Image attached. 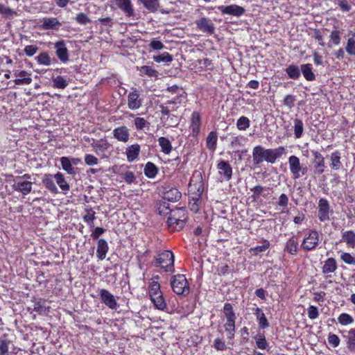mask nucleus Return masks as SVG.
Listing matches in <instances>:
<instances>
[{"instance_id": "1", "label": "nucleus", "mask_w": 355, "mask_h": 355, "mask_svg": "<svg viewBox=\"0 0 355 355\" xmlns=\"http://www.w3.org/2000/svg\"><path fill=\"white\" fill-rule=\"evenodd\" d=\"M286 153V149L284 146H279L276 148H265L259 145L254 147L252 150L253 163L255 165H259L266 161L270 164H275Z\"/></svg>"}, {"instance_id": "2", "label": "nucleus", "mask_w": 355, "mask_h": 355, "mask_svg": "<svg viewBox=\"0 0 355 355\" xmlns=\"http://www.w3.org/2000/svg\"><path fill=\"white\" fill-rule=\"evenodd\" d=\"M155 266L160 267L165 272H173L174 268V255L169 250H164L158 254L155 257Z\"/></svg>"}, {"instance_id": "3", "label": "nucleus", "mask_w": 355, "mask_h": 355, "mask_svg": "<svg viewBox=\"0 0 355 355\" xmlns=\"http://www.w3.org/2000/svg\"><path fill=\"white\" fill-rule=\"evenodd\" d=\"M171 286L178 295H187L189 293V285L184 275L178 274L171 277Z\"/></svg>"}, {"instance_id": "4", "label": "nucleus", "mask_w": 355, "mask_h": 355, "mask_svg": "<svg viewBox=\"0 0 355 355\" xmlns=\"http://www.w3.org/2000/svg\"><path fill=\"white\" fill-rule=\"evenodd\" d=\"M289 169L293 179L297 180L306 175L308 167L300 163V158L295 155H291L288 159Z\"/></svg>"}, {"instance_id": "5", "label": "nucleus", "mask_w": 355, "mask_h": 355, "mask_svg": "<svg viewBox=\"0 0 355 355\" xmlns=\"http://www.w3.org/2000/svg\"><path fill=\"white\" fill-rule=\"evenodd\" d=\"M320 242V235L316 230H310L304 237L301 247L305 251H311L316 248Z\"/></svg>"}, {"instance_id": "6", "label": "nucleus", "mask_w": 355, "mask_h": 355, "mask_svg": "<svg viewBox=\"0 0 355 355\" xmlns=\"http://www.w3.org/2000/svg\"><path fill=\"white\" fill-rule=\"evenodd\" d=\"M195 23L197 28L203 33L213 35L215 33V25L209 18L201 17Z\"/></svg>"}, {"instance_id": "7", "label": "nucleus", "mask_w": 355, "mask_h": 355, "mask_svg": "<svg viewBox=\"0 0 355 355\" xmlns=\"http://www.w3.org/2000/svg\"><path fill=\"white\" fill-rule=\"evenodd\" d=\"M33 182L31 180H23L21 178H13V184L12 185L15 191L21 193L26 196L32 191Z\"/></svg>"}, {"instance_id": "8", "label": "nucleus", "mask_w": 355, "mask_h": 355, "mask_svg": "<svg viewBox=\"0 0 355 355\" xmlns=\"http://www.w3.org/2000/svg\"><path fill=\"white\" fill-rule=\"evenodd\" d=\"M332 213L328 200L325 198H320L318 202V217L321 222L329 220V215Z\"/></svg>"}, {"instance_id": "9", "label": "nucleus", "mask_w": 355, "mask_h": 355, "mask_svg": "<svg viewBox=\"0 0 355 355\" xmlns=\"http://www.w3.org/2000/svg\"><path fill=\"white\" fill-rule=\"evenodd\" d=\"M99 296L101 302L108 308L112 310H116L118 307L117 302L114 296L106 289H101L99 291Z\"/></svg>"}, {"instance_id": "10", "label": "nucleus", "mask_w": 355, "mask_h": 355, "mask_svg": "<svg viewBox=\"0 0 355 355\" xmlns=\"http://www.w3.org/2000/svg\"><path fill=\"white\" fill-rule=\"evenodd\" d=\"M55 55L60 62L66 63L69 61V51L64 40H59L54 44Z\"/></svg>"}, {"instance_id": "11", "label": "nucleus", "mask_w": 355, "mask_h": 355, "mask_svg": "<svg viewBox=\"0 0 355 355\" xmlns=\"http://www.w3.org/2000/svg\"><path fill=\"white\" fill-rule=\"evenodd\" d=\"M216 168L218 170V173L223 180L229 181L231 180L232 176V168L230 163L227 161L219 160L217 163Z\"/></svg>"}, {"instance_id": "12", "label": "nucleus", "mask_w": 355, "mask_h": 355, "mask_svg": "<svg viewBox=\"0 0 355 355\" xmlns=\"http://www.w3.org/2000/svg\"><path fill=\"white\" fill-rule=\"evenodd\" d=\"M218 8L223 15H229L235 17H240L245 12V9L243 7L236 4L221 6Z\"/></svg>"}, {"instance_id": "13", "label": "nucleus", "mask_w": 355, "mask_h": 355, "mask_svg": "<svg viewBox=\"0 0 355 355\" xmlns=\"http://www.w3.org/2000/svg\"><path fill=\"white\" fill-rule=\"evenodd\" d=\"M114 2L127 17L133 16L134 8L131 0H114Z\"/></svg>"}, {"instance_id": "14", "label": "nucleus", "mask_w": 355, "mask_h": 355, "mask_svg": "<svg viewBox=\"0 0 355 355\" xmlns=\"http://www.w3.org/2000/svg\"><path fill=\"white\" fill-rule=\"evenodd\" d=\"M128 106L132 110H137L141 106V101L139 98V93L137 90H134L129 93Z\"/></svg>"}, {"instance_id": "15", "label": "nucleus", "mask_w": 355, "mask_h": 355, "mask_svg": "<svg viewBox=\"0 0 355 355\" xmlns=\"http://www.w3.org/2000/svg\"><path fill=\"white\" fill-rule=\"evenodd\" d=\"M41 28L43 30H59L61 23L56 17H44L42 19Z\"/></svg>"}, {"instance_id": "16", "label": "nucleus", "mask_w": 355, "mask_h": 355, "mask_svg": "<svg viewBox=\"0 0 355 355\" xmlns=\"http://www.w3.org/2000/svg\"><path fill=\"white\" fill-rule=\"evenodd\" d=\"M113 136L118 141L125 143L130 137L129 130L125 125L116 128L113 130Z\"/></svg>"}, {"instance_id": "17", "label": "nucleus", "mask_w": 355, "mask_h": 355, "mask_svg": "<svg viewBox=\"0 0 355 355\" xmlns=\"http://www.w3.org/2000/svg\"><path fill=\"white\" fill-rule=\"evenodd\" d=\"M14 74L18 78L14 80L15 85H30L32 83L31 74L26 71H15Z\"/></svg>"}, {"instance_id": "18", "label": "nucleus", "mask_w": 355, "mask_h": 355, "mask_svg": "<svg viewBox=\"0 0 355 355\" xmlns=\"http://www.w3.org/2000/svg\"><path fill=\"white\" fill-rule=\"evenodd\" d=\"M109 250V246L107 242L101 239L98 241L97 249H96V257L99 260H103L106 257V254Z\"/></svg>"}, {"instance_id": "19", "label": "nucleus", "mask_w": 355, "mask_h": 355, "mask_svg": "<svg viewBox=\"0 0 355 355\" xmlns=\"http://www.w3.org/2000/svg\"><path fill=\"white\" fill-rule=\"evenodd\" d=\"M140 150V146L137 144L128 146L125 150L128 161L129 162H132L136 160L139 157Z\"/></svg>"}, {"instance_id": "20", "label": "nucleus", "mask_w": 355, "mask_h": 355, "mask_svg": "<svg viewBox=\"0 0 355 355\" xmlns=\"http://www.w3.org/2000/svg\"><path fill=\"white\" fill-rule=\"evenodd\" d=\"M28 311L31 313L33 310L40 315L45 314L46 312V306L45 305V300L43 299H37L36 300L33 301L32 307L28 308Z\"/></svg>"}, {"instance_id": "21", "label": "nucleus", "mask_w": 355, "mask_h": 355, "mask_svg": "<svg viewBox=\"0 0 355 355\" xmlns=\"http://www.w3.org/2000/svg\"><path fill=\"white\" fill-rule=\"evenodd\" d=\"M181 193L176 188H170L164 192V199L170 202L178 201L181 198Z\"/></svg>"}, {"instance_id": "22", "label": "nucleus", "mask_w": 355, "mask_h": 355, "mask_svg": "<svg viewBox=\"0 0 355 355\" xmlns=\"http://www.w3.org/2000/svg\"><path fill=\"white\" fill-rule=\"evenodd\" d=\"M150 299L155 309L159 311H164L166 309V302L162 293V294L152 296Z\"/></svg>"}, {"instance_id": "23", "label": "nucleus", "mask_w": 355, "mask_h": 355, "mask_svg": "<svg viewBox=\"0 0 355 355\" xmlns=\"http://www.w3.org/2000/svg\"><path fill=\"white\" fill-rule=\"evenodd\" d=\"M54 175L51 174H46L42 180L44 187L53 193H58V190L53 182Z\"/></svg>"}, {"instance_id": "24", "label": "nucleus", "mask_w": 355, "mask_h": 355, "mask_svg": "<svg viewBox=\"0 0 355 355\" xmlns=\"http://www.w3.org/2000/svg\"><path fill=\"white\" fill-rule=\"evenodd\" d=\"M337 269V263L334 258H329L324 262L322 268L323 274L334 272Z\"/></svg>"}, {"instance_id": "25", "label": "nucleus", "mask_w": 355, "mask_h": 355, "mask_svg": "<svg viewBox=\"0 0 355 355\" xmlns=\"http://www.w3.org/2000/svg\"><path fill=\"white\" fill-rule=\"evenodd\" d=\"M254 311V314L259 322V327L261 329L268 328L269 327V323L261 309L257 307Z\"/></svg>"}, {"instance_id": "26", "label": "nucleus", "mask_w": 355, "mask_h": 355, "mask_svg": "<svg viewBox=\"0 0 355 355\" xmlns=\"http://www.w3.org/2000/svg\"><path fill=\"white\" fill-rule=\"evenodd\" d=\"M312 65L311 64H302L300 71L303 74L304 78L308 81H313L315 79V76L312 71Z\"/></svg>"}, {"instance_id": "27", "label": "nucleus", "mask_w": 355, "mask_h": 355, "mask_svg": "<svg viewBox=\"0 0 355 355\" xmlns=\"http://www.w3.org/2000/svg\"><path fill=\"white\" fill-rule=\"evenodd\" d=\"M248 140V138L243 135L232 136L230 146L232 149H238L243 146Z\"/></svg>"}, {"instance_id": "28", "label": "nucleus", "mask_w": 355, "mask_h": 355, "mask_svg": "<svg viewBox=\"0 0 355 355\" xmlns=\"http://www.w3.org/2000/svg\"><path fill=\"white\" fill-rule=\"evenodd\" d=\"M35 59L38 64L44 66H50L52 60H53L50 57L49 53L46 51L40 52Z\"/></svg>"}, {"instance_id": "29", "label": "nucleus", "mask_w": 355, "mask_h": 355, "mask_svg": "<svg viewBox=\"0 0 355 355\" xmlns=\"http://www.w3.org/2000/svg\"><path fill=\"white\" fill-rule=\"evenodd\" d=\"M54 179L56 181V183L61 189V190L64 192L68 191L70 189L69 184L67 182L64 178V175L60 172H58L54 175Z\"/></svg>"}, {"instance_id": "30", "label": "nucleus", "mask_w": 355, "mask_h": 355, "mask_svg": "<svg viewBox=\"0 0 355 355\" xmlns=\"http://www.w3.org/2000/svg\"><path fill=\"white\" fill-rule=\"evenodd\" d=\"M108 146L109 144L107 141L104 139H100L92 144V147L97 155L105 151L108 148Z\"/></svg>"}, {"instance_id": "31", "label": "nucleus", "mask_w": 355, "mask_h": 355, "mask_svg": "<svg viewBox=\"0 0 355 355\" xmlns=\"http://www.w3.org/2000/svg\"><path fill=\"white\" fill-rule=\"evenodd\" d=\"M191 128L193 133L198 134L200 130L201 119L200 114L198 112H193L191 114Z\"/></svg>"}, {"instance_id": "32", "label": "nucleus", "mask_w": 355, "mask_h": 355, "mask_svg": "<svg viewBox=\"0 0 355 355\" xmlns=\"http://www.w3.org/2000/svg\"><path fill=\"white\" fill-rule=\"evenodd\" d=\"M340 154L339 151L336 150L332 153L330 155L331 160V167L333 170H338L342 166V163L340 162Z\"/></svg>"}, {"instance_id": "33", "label": "nucleus", "mask_w": 355, "mask_h": 355, "mask_svg": "<svg viewBox=\"0 0 355 355\" xmlns=\"http://www.w3.org/2000/svg\"><path fill=\"white\" fill-rule=\"evenodd\" d=\"M342 241L349 247H355V233L352 230L345 231L342 234Z\"/></svg>"}, {"instance_id": "34", "label": "nucleus", "mask_w": 355, "mask_h": 355, "mask_svg": "<svg viewBox=\"0 0 355 355\" xmlns=\"http://www.w3.org/2000/svg\"><path fill=\"white\" fill-rule=\"evenodd\" d=\"M60 164L62 169L69 175L75 174L74 168L72 166L71 159L68 157H62L60 158Z\"/></svg>"}, {"instance_id": "35", "label": "nucleus", "mask_w": 355, "mask_h": 355, "mask_svg": "<svg viewBox=\"0 0 355 355\" xmlns=\"http://www.w3.org/2000/svg\"><path fill=\"white\" fill-rule=\"evenodd\" d=\"M217 140H218L217 133L214 131L210 132L207 137V139H206L207 148L209 150L214 151L216 148Z\"/></svg>"}, {"instance_id": "36", "label": "nucleus", "mask_w": 355, "mask_h": 355, "mask_svg": "<svg viewBox=\"0 0 355 355\" xmlns=\"http://www.w3.org/2000/svg\"><path fill=\"white\" fill-rule=\"evenodd\" d=\"M158 143L159 146L162 148V151L166 154L168 155L172 150V146L171 141L166 137H161L158 139Z\"/></svg>"}, {"instance_id": "37", "label": "nucleus", "mask_w": 355, "mask_h": 355, "mask_svg": "<svg viewBox=\"0 0 355 355\" xmlns=\"http://www.w3.org/2000/svg\"><path fill=\"white\" fill-rule=\"evenodd\" d=\"M285 71L291 79L297 80L300 77V69L295 64L289 65Z\"/></svg>"}, {"instance_id": "38", "label": "nucleus", "mask_w": 355, "mask_h": 355, "mask_svg": "<svg viewBox=\"0 0 355 355\" xmlns=\"http://www.w3.org/2000/svg\"><path fill=\"white\" fill-rule=\"evenodd\" d=\"M256 345L258 349L261 350H268L269 344L267 342L266 337L263 334H258L254 337Z\"/></svg>"}, {"instance_id": "39", "label": "nucleus", "mask_w": 355, "mask_h": 355, "mask_svg": "<svg viewBox=\"0 0 355 355\" xmlns=\"http://www.w3.org/2000/svg\"><path fill=\"white\" fill-rule=\"evenodd\" d=\"M144 173L148 178H154L157 173V168L152 162H148L144 168Z\"/></svg>"}, {"instance_id": "40", "label": "nucleus", "mask_w": 355, "mask_h": 355, "mask_svg": "<svg viewBox=\"0 0 355 355\" xmlns=\"http://www.w3.org/2000/svg\"><path fill=\"white\" fill-rule=\"evenodd\" d=\"M225 331L228 339L232 340L234 337L235 320H226L224 324Z\"/></svg>"}, {"instance_id": "41", "label": "nucleus", "mask_w": 355, "mask_h": 355, "mask_svg": "<svg viewBox=\"0 0 355 355\" xmlns=\"http://www.w3.org/2000/svg\"><path fill=\"white\" fill-rule=\"evenodd\" d=\"M144 6L150 12H155L158 10L159 0H139Z\"/></svg>"}, {"instance_id": "42", "label": "nucleus", "mask_w": 355, "mask_h": 355, "mask_svg": "<svg viewBox=\"0 0 355 355\" xmlns=\"http://www.w3.org/2000/svg\"><path fill=\"white\" fill-rule=\"evenodd\" d=\"M223 311L226 320H236V315L231 304L225 303Z\"/></svg>"}, {"instance_id": "43", "label": "nucleus", "mask_w": 355, "mask_h": 355, "mask_svg": "<svg viewBox=\"0 0 355 355\" xmlns=\"http://www.w3.org/2000/svg\"><path fill=\"white\" fill-rule=\"evenodd\" d=\"M350 33L352 37L347 40L345 50L349 55H355V33L352 31Z\"/></svg>"}, {"instance_id": "44", "label": "nucleus", "mask_w": 355, "mask_h": 355, "mask_svg": "<svg viewBox=\"0 0 355 355\" xmlns=\"http://www.w3.org/2000/svg\"><path fill=\"white\" fill-rule=\"evenodd\" d=\"M285 250L291 254H296L298 250V243L293 238L290 239L286 243Z\"/></svg>"}, {"instance_id": "45", "label": "nucleus", "mask_w": 355, "mask_h": 355, "mask_svg": "<svg viewBox=\"0 0 355 355\" xmlns=\"http://www.w3.org/2000/svg\"><path fill=\"white\" fill-rule=\"evenodd\" d=\"M304 132V125L300 119H295L294 120V135L296 139L302 137Z\"/></svg>"}, {"instance_id": "46", "label": "nucleus", "mask_w": 355, "mask_h": 355, "mask_svg": "<svg viewBox=\"0 0 355 355\" xmlns=\"http://www.w3.org/2000/svg\"><path fill=\"white\" fill-rule=\"evenodd\" d=\"M250 125V119L245 116H242L236 121V128L241 131L246 130Z\"/></svg>"}, {"instance_id": "47", "label": "nucleus", "mask_w": 355, "mask_h": 355, "mask_svg": "<svg viewBox=\"0 0 355 355\" xmlns=\"http://www.w3.org/2000/svg\"><path fill=\"white\" fill-rule=\"evenodd\" d=\"M53 87L64 89L68 86V81L61 76H58L52 78Z\"/></svg>"}, {"instance_id": "48", "label": "nucleus", "mask_w": 355, "mask_h": 355, "mask_svg": "<svg viewBox=\"0 0 355 355\" xmlns=\"http://www.w3.org/2000/svg\"><path fill=\"white\" fill-rule=\"evenodd\" d=\"M347 347L352 351H355V329H351L347 331Z\"/></svg>"}, {"instance_id": "49", "label": "nucleus", "mask_w": 355, "mask_h": 355, "mask_svg": "<svg viewBox=\"0 0 355 355\" xmlns=\"http://www.w3.org/2000/svg\"><path fill=\"white\" fill-rule=\"evenodd\" d=\"M162 291L160 289V284L155 281H153L150 282L149 286L148 294L150 297L156 295L162 294Z\"/></svg>"}, {"instance_id": "50", "label": "nucleus", "mask_w": 355, "mask_h": 355, "mask_svg": "<svg viewBox=\"0 0 355 355\" xmlns=\"http://www.w3.org/2000/svg\"><path fill=\"white\" fill-rule=\"evenodd\" d=\"M86 214L83 216L84 221L90 227L94 226V220H95V211L92 209H86Z\"/></svg>"}, {"instance_id": "51", "label": "nucleus", "mask_w": 355, "mask_h": 355, "mask_svg": "<svg viewBox=\"0 0 355 355\" xmlns=\"http://www.w3.org/2000/svg\"><path fill=\"white\" fill-rule=\"evenodd\" d=\"M153 58L155 62L158 63L162 62L168 63L173 60L171 55H170L168 52H164L159 55H154Z\"/></svg>"}, {"instance_id": "52", "label": "nucleus", "mask_w": 355, "mask_h": 355, "mask_svg": "<svg viewBox=\"0 0 355 355\" xmlns=\"http://www.w3.org/2000/svg\"><path fill=\"white\" fill-rule=\"evenodd\" d=\"M338 322L342 325H347L354 322L353 318L348 313H341L338 318Z\"/></svg>"}, {"instance_id": "53", "label": "nucleus", "mask_w": 355, "mask_h": 355, "mask_svg": "<svg viewBox=\"0 0 355 355\" xmlns=\"http://www.w3.org/2000/svg\"><path fill=\"white\" fill-rule=\"evenodd\" d=\"M10 341L6 339L2 340L0 343V355H11L9 351Z\"/></svg>"}, {"instance_id": "54", "label": "nucleus", "mask_w": 355, "mask_h": 355, "mask_svg": "<svg viewBox=\"0 0 355 355\" xmlns=\"http://www.w3.org/2000/svg\"><path fill=\"white\" fill-rule=\"evenodd\" d=\"M330 41L334 45H338L341 41L340 32L338 30H334L331 31L329 35Z\"/></svg>"}, {"instance_id": "55", "label": "nucleus", "mask_w": 355, "mask_h": 355, "mask_svg": "<svg viewBox=\"0 0 355 355\" xmlns=\"http://www.w3.org/2000/svg\"><path fill=\"white\" fill-rule=\"evenodd\" d=\"M149 123L148 121L141 117H137L135 119V125L137 130H143Z\"/></svg>"}, {"instance_id": "56", "label": "nucleus", "mask_w": 355, "mask_h": 355, "mask_svg": "<svg viewBox=\"0 0 355 355\" xmlns=\"http://www.w3.org/2000/svg\"><path fill=\"white\" fill-rule=\"evenodd\" d=\"M288 201L289 200L288 196L285 193H282L279 197L277 204L284 210L287 208Z\"/></svg>"}, {"instance_id": "57", "label": "nucleus", "mask_w": 355, "mask_h": 355, "mask_svg": "<svg viewBox=\"0 0 355 355\" xmlns=\"http://www.w3.org/2000/svg\"><path fill=\"white\" fill-rule=\"evenodd\" d=\"M75 19L78 24L82 25H85L91 21L87 15L83 12L78 13Z\"/></svg>"}, {"instance_id": "58", "label": "nucleus", "mask_w": 355, "mask_h": 355, "mask_svg": "<svg viewBox=\"0 0 355 355\" xmlns=\"http://www.w3.org/2000/svg\"><path fill=\"white\" fill-rule=\"evenodd\" d=\"M307 314H308V317L311 320L316 319L319 315V312H318V308L315 306L310 305L309 306V308L307 309Z\"/></svg>"}, {"instance_id": "59", "label": "nucleus", "mask_w": 355, "mask_h": 355, "mask_svg": "<svg viewBox=\"0 0 355 355\" xmlns=\"http://www.w3.org/2000/svg\"><path fill=\"white\" fill-rule=\"evenodd\" d=\"M328 343L333 347H336L340 345V338L334 334H329L327 338Z\"/></svg>"}, {"instance_id": "60", "label": "nucleus", "mask_w": 355, "mask_h": 355, "mask_svg": "<svg viewBox=\"0 0 355 355\" xmlns=\"http://www.w3.org/2000/svg\"><path fill=\"white\" fill-rule=\"evenodd\" d=\"M85 162L88 166H94L98 164V159L93 155L86 154L85 155Z\"/></svg>"}, {"instance_id": "61", "label": "nucleus", "mask_w": 355, "mask_h": 355, "mask_svg": "<svg viewBox=\"0 0 355 355\" xmlns=\"http://www.w3.org/2000/svg\"><path fill=\"white\" fill-rule=\"evenodd\" d=\"M38 50V47L35 45H27L24 49V52L28 57L34 55Z\"/></svg>"}, {"instance_id": "62", "label": "nucleus", "mask_w": 355, "mask_h": 355, "mask_svg": "<svg viewBox=\"0 0 355 355\" xmlns=\"http://www.w3.org/2000/svg\"><path fill=\"white\" fill-rule=\"evenodd\" d=\"M141 71L149 77H157V71L148 66H142Z\"/></svg>"}, {"instance_id": "63", "label": "nucleus", "mask_w": 355, "mask_h": 355, "mask_svg": "<svg viewBox=\"0 0 355 355\" xmlns=\"http://www.w3.org/2000/svg\"><path fill=\"white\" fill-rule=\"evenodd\" d=\"M340 259L345 263L355 265V257L352 256L349 253L343 252L340 256Z\"/></svg>"}, {"instance_id": "64", "label": "nucleus", "mask_w": 355, "mask_h": 355, "mask_svg": "<svg viewBox=\"0 0 355 355\" xmlns=\"http://www.w3.org/2000/svg\"><path fill=\"white\" fill-rule=\"evenodd\" d=\"M0 14L8 17L15 14V12L10 8L6 7L3 4L0 3Z\"/></svg>"}]
</instances>
